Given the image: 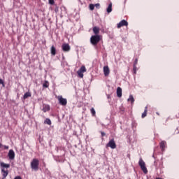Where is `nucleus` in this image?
<instances>
[{"instance_id": "1", "label": "nucleus", "mask_w": 179, "mask_h": 179, "mask_svg": "<svg viewBox=\"0 0 179 179\" xmlns=\"http://www.w3.org/2000/svg\"><path fill=\"white\" fill-rule=\"evenodd\" d=\"M31 170L34 171H38V167L40 166V160L37 158H34L30 164Z\"/></svg>"}, {"instance_id": "2", "label": "nucleus", "mask_w": 179, "mask_h": 179, "mask_svg": "<svg viewBox=\"0 0 179 179\" xmlns=\"http://www.w3.org/2000/svg\"><path fill=\"white\" fill-rule=\"evenodd\" d=\"M101 40V38L100 35H93L90 38V43L92 45L96 46L99 43H100Z\"/></svg>"}, {"instance_id": "3", "label": "nucleus", "mask_w": 179, "mask_h": 179, "mask_svg": "<svg viewBox=\"0 0 179 179\" xmlns=\"http://www.w3.org/2000/svg\"><path fill=\"white\" fill-rule=\"evenodd\" d=\"M138 165L140 166L143 173H144V174H148V168H146V164L142 158H140Z\"/></svg>"}, {"instance_id": "4", "label": "nucleus", "mask_w": 179, "mask_h": 179, "mask_svg": "<svg viewBox=\"0 0 179 179\" xmlns=\"http://www.w3.org/2000/svg\"><path fill=\"white\" fill-rule=\"evenodd\" d=\"M56 99H57L61 106H66V104H68V101L66 99L62 97V95L56 96Z\"/></svg>"}, {"instance_id": "5", "label": "nucleus", "mask_w": 179, "mask_h": 179, "mask_svg": "<svg viewBox=\"0 0 179 179\" xmlns=\"http://www.w3.org/2000/svg\"><path fill=\"white\" fill-rule=\"evenodd\" d=\"M106 148H110V149L117 148V144L115 143V141H114V138H112L109 141L108 143L106 144Z\"/></svg>"}, {"instance_id": "6", "label": "nucleus", "mask_w": 179, "mask_h": 179, "mask_svg": "<svg viewBox=\"0 0 179 179\" xmlns=\"http://www.w3.org/2000/svg\"><path fill=\"white\" fill-rule=\"evenodd\" d=\"M62 48L64 52H69L71 51V46L68 43H64L62 45Z\"/></svg>"}, {"instance_id": "7", "label": "nucleus", "mask_w": 179, "mask_h": 179, "mask_svg": "<svg viewBox=\"0 0 179 179\" xmlns=\"http://www.w3.org/2000/svg\"><path fill=\"white\" fill-rule=\"evenodd\" d=\"M123 26H128V22L125 20H122L117 24V29H121Z\"/></svg>"}, {"instance_id": "8", "label": "nucleus", "mask_w": 179, "mask_h": 179, "mask_svg": "<svg viewBox=\"0 0 179 179\" xmlns=\"http://www.w3.org/2000/svg\"><path fill=\"white\" fill-rule=\"evenodd\" d=\"M160 149L162 150V152H164L166 150V148L167 147V143L165 141H162L159 143Z\"/></svg>"}, {"instance_id": "9", "label": "nucleus", "mask_w": 179, "mask_h": 179, "mask_svg": "<svg viewBox=\"0 0 179 179\" xmlns=\"http://www.w3.org/2000/svg\"><path fill=\"white\" fill-rule=\"evenodd\" d=\"M103 73L105 76H108V75H110V69L108 68V66H105L103 67Z\"/></svg>"}, {"instance_id": "10", "label": "nucleus", "mask_w": 179, "mask_h": 179, "mask_svg": "<svg viewBox=\"0 0 179 179\" xmlns=\"http://www.w3.org/2000/svg\"><path fill=\"white\" fill-rule=\"evenodd\" d=\"M8 157L10 160H13V159H15V151H13V150H9Z\"/></svg>"}, {"instance_id": "11", "label": "nucleus", "mask_w": 179, "mask_h": 179, "mask_svg": "<svg viewBox=\"0 0 179 179\" xmlns=\"http://www.w3.org/2000/svg\"><path fill=\"white\" fill-rule=\"evenodd\" d=\"M117 97H122V89L120 87L117 88Z\"/></svg>"}, {"instance_id": "12", "label": "nucleus", "mask_w": 179, "mask_h": 179, "mask_svg": "<svg viewBox=\"0 0 179 179\" xmlns=\"http://www.w3.org/2000/svg\"><path fill=\"white\" fill-rule=\"evenodd\" d=\"M93 32L95 34V36H99V33H100V28L97 27H94Z\"/></svg>"}, {"instance_id": "13", "label": "nucleus", "mask_w": 179, "mask_h": 179, "mask_svg": "<svg viewBox=\"0 0 179 179\" xmlns=\"http://www.w3.org/2000/svg\"><path fill=\"white\" fill-rule=\"evenodd\" d=\"M50 52L54 56L57 55V49L54 45H52L50 48Z\"/></svg>"}, {"instance_id": "14", "label": "nucleus", "mask_w": 179, "mask_h": 179, "mask_svg": "<svg viewBox=\"0 0 179 179\" xmlns=\"http://www.w3.org/2000/svg\"><path fill=\"white\" fill-rule=\"evenodd\" d=\"M1 173H3L2 176L3 178H6L8 177V174H9V172L8 170L2 169Z\"/></svg>"}, {"instance_id": "15", "label": "nucleus", "mask_w": 179, "mask_h": 179, "mask_svg": "<svg viewBox=\"0 0 179 179\" xmlns=\"http://www.w3.org/2000/svg\"><path fill=\"white\" fill-rule=\"evenodd\" d=\"M106 10H107L108 13H111V12H113V3H110L108 5Z\"/></svg>"}, {"instance_id": "16", "label": "nucleus", "mask_w": 179, "mask_h": 179, "mask_svg": "<svg viewBox=\"0 0 179 179\" xmlns=\"http://www.w3.org/2000/svg\"><path fill=\"white\" fill-rule=\"evenodd\" d=\"M1 167H3V169H9L10 167V165L9 164H5L4 162H1Z\"/></svg>"}, {"instance_id": "17", "label": "nucleus", "mask_w": 179, "mask_h": 179, "mask_svg": "<svg viewBox=\"0 0 179 179\" xmlns=\"http://www.w3.org/2000/svg\"><path fill=\"white\" fill-rule=\"evenodd\" d=\"M31 96V92H27L24 94L23 99L24 100H26V99H29Z\"/></svg>"}, {"instance_id": "18", "label": "nucleus", "mask_w": 179, "mask_h": 179, "mask_svg": "<svg viewBox=\"0 0 179 179\" xmlns=\"http://www.w3.org/2000/svg\"><path fill=\"white\" fill-rule=\"evenodd\" d=\"M148 115V106L145 107L144 112L142 113L141 118H145Z\"/></svg>"}, {"instance_id": "19", "label": "nucleus", "mask_w": 179, "mask_h": 179, "mask_svg": "<svg viewBox=\"0 0 179 179\" xmlns=\"http://www.w3.org/2000/svg\"><path fill=\"white\" fill-rule=\"evenodd\" d=\"M43 113H47V111H50V106L45 105L43 108Z\"/></svg>"}, {"instance_id": "20", "label": "nucleus", "mask_w": 179, "mask_h": 179, "mask_svg": "<svg viewBox=\"0 0 179 179\" xmlns=\"http://www.w3.org/2000/svg\"><path fill=\"white\" fill-rule=\"evenodd\" d=\"M128 101H131V104H134L135 99H134V96L130 95L129 99H127Z\"/></svg>"}, {"instance_id": "21", "label": "nucleus", "mask_w": 179, "mask_h": 179, "mask_svg": "<svg viewBox=\"0 0 179 179\" xmlns=\"http://www.w3.org/2000/svg\"><path fill=\"white\" fill-rule=\"evenodd\" d=\"M86 67L85 66H82L80 69L78 70V71L83 72V73H84V72H86Z\"/></svg>"}, {"instance_id": "22", "label": "nucleus", "mask_w": 179, "mask_h": 179, "mask_svg": "<svg viewBox=\"0 0 179 179\" xmlns=\"http://www.w3.org/2000/svg\"><path fill=\"white\" fill-rule=\"evenodd\" d=\"M90 111L92 117H96V110H94V108H92Z\"/></svg>"}, {"instance_id": "23", "label": "nucleus", "mask_w": 179, "mask_h": 179, "mask_svg": "<svg viewBox=\"0 0 179 179\" xmlns=\"http://www.w3.org/2000/svg\"><path fill=\"white\" fill-rule=\"evenodd\" d=\"M43 87H49L50 86V83L48 81L45 80V83L43 84Z\"/></svg>"}, {"instance_id": "24", "label": "nucleus", "mask_w": 179, "mask_h": 179, "mask_svg": "<svg viewBox=\"0 0 179 179\" xmlns=\"http://www.w3.org/2000/svg\"><path fill=\"white\" fill-rule=\"evenodd\" d=\"M44 124H47L48 125H51V120L48 118L45 119V120L44 121Z\"/></svg>"}, {"instance_id": "25", "label": "nucleus", "mask_w": 179, "mask_h": 179, "mask_svg": "<svg viewBox=\"0 0 179 179\" xmlns=\"http://www.w3.org/2000/svg\"><path fill=\"white\" fill-rule=\"evenodd\" d=\"M133 71L134 73L136 75V71H138V67H136V64H134Z\"/></svg>"}, {"instance_id": "26", "label": "nucleus", "mask_w": 179, "mask_h": 179, "mask_svg": "<svg viewBox=\"0 0 179 179\" xmlns=\"http://www.w3.org/2000/svg\"><path fill=\"white\" fill-rule=\"evenodd\" d=\"M77 74L79 76V78H83V73L82 71H77Z\"/></svg>"}, {"instance_id": "27", "label": "nucleus", "mask_w": 179, "mask_h": 179, "mask_svg": "<svg viewBox=\"0 0 179 179\" xmlns=\"http://www.w3.org/2000/svg\"><path fill=\"white\" fill-rule=\"evenodd\" d=\"M0 85H2L3 87H5V83L1 78H0Z\"/></svg>"}, {"instance_id": "28", "label": "nucleus", "mask_w": 179, "mask_h": 179, "mask_svg": "<svg viewBox=\"0 0 179 179\" xmlns=\"http://www.w3.org/2000/svg\"><path fill=\"white\" fill-rule=\"evenodd\" d=\"M90 9L91 10H94V5L93 4H90Z\"/></svg>"}, {"instance_id": "29", "label": "nucleus", "mask_w": 179, "mask_h": 179, "mask_svg": "<svg viewBox=\"0 0 179 179\" xmlns=\"http://www.w3.org/2000/svg\"><path fill=\"white\" fill-rule=\"evenodd\" d=\"M50 5H55V1L54 0H49Z\"/></svg>"}, {"instance_id": "30", "label": "nucleus", "mask_w": 179, "mask_h": 179, "mask_svg": "<svg viewBox=\"0 0 179 179\" xmlns=\"http://www.w3.org/2000/svg\"><path fill=\"white\" fill-rule=\"evenodd\" d=\"M101 135L103 137L106 136V133L104 131H101Z\"/></svg>"}, {"instance_id": "31", "label": "nucleus", "mask_w": 179, "mask_h": 179, "mask_svg": "<svg viewBox=\"0 0 179 179\" xmlns=\"http://www.w3.org/2000/svg\"><path fill=\"white\" fill-rule=\"evenodd\" d=\"M94 6H96V8H100V3H96L94 5Z\"/></svg>"}, {"instance_id": "32", "label": "nucleus", "mask_w": 179, "mask_h": 179, "mask_svg": "<svg viewBox=\"0 0 179 179\" xmlns=\"http://www.w3.org/2000/svg\"><path fill=\"white\" fill-rule=\"evenodd\" d=\"M137 64H138V59H136L134 65L136 66Z\"/></svg>"}, {"instance_id": "33", "label": "nucleus", "mask_w": 179, "mask_h": 179, "mask_svg": "<svg viewBox=\"0 0 179 179\" xmlns=\"http://www.w3.org/2000/svg\"><path fill=\"white\" fill-rule=\"evenodd\" d=\"M14 179H22V177H20V176H16Z\"/></svg>"}, {"instance_id": "34", "label": "nucleus", "mask_w": 179, "mask_h": 179, "mask_svg": "<svg viewBox=\"0 0 179 179\" xmlns=\"http://www.w3.org/2000/svg\"><path fill=\"white\" fill-rule=\"evenodd\" d=\"M5 149H9V146H5Z\"/></svg>"}, {"instance_id": "35", "label": "nucleus", "mask_w": 179, "mask_h": 179, "mask_svg": "<svg viewBox=\"0 0 179 179\" xmlns=\"http://www.w3.org/2000/svg\"><path fill=\"white\" fill-rule=\"evenodd\" d=\"M156 114H157V115H160V113H159V112H157Z\"/></svg>"}, {"instance_id": "36", "label": "nucleus", "mask_w": 179, "mask_h": 179, "mask_svg": "<svg viewBox=\"0 0 179 179\" xmlns=\"http://www.w3.org/2000/svg\"><path fill=\"white\" fill-rule=\"evenodd\" d=\"M1 143H0V148H1Z\"/></svg>"}, {"instance_id": "37", "label": "nucleus", "mask_w": 179, "mask_h": 179, "mask_svg": "<svg viewBox=\"0 0 179 179\" xmlns=\"http://www.w3.org/2000/svg\"><path fill=\"white\" fill-rule=\"evenodd\" d=\"M0 24H1V22H0Z\"/></svg>"}]
</instances>
